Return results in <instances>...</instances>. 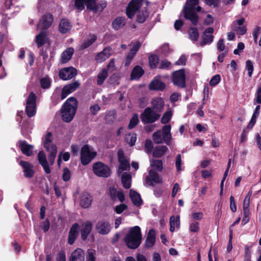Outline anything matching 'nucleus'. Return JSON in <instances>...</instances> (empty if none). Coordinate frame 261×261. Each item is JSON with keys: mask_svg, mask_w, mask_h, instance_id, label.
<instances>
[{"mask_svg": "<svg viewBox=\"0 0 261 261\" xmlns=\"http://www.w3.org/2000/svg\"><path fill=\"white\" fill-rule=\"evenodd\" d=\"M249 210H243V218L242 221V225H245L249 221Z\"/></svg>", "mask_w": 261, "mask_h": 261, "instance_id": "obj_63", "label": "nucleus"}, {"mask_svg": "<svg viewBox=\"0 0 261 261\" xmlns=\"http://www.w3.org/2000/svg\"><path fill=\"white\" fill-rule=\"evenodd\" d=\"M124 17H116L112 22V28L115 30H118L123 28L125 24V20Z\"/></svg>", "mask_w": 261, "mask_h": 261, "instance_id": "obj_37", "label": "nucleus"}, {"mask_svg": "<svg viewBox=\"0 0 261 261\" xmlns=\"http://www.w3.org/2000/svg\"><path fill=\"white\" fill-rule=\"evenodd\" d=\"M74 49L72 47L67 48L62 54L61 63L65 64L70 61L73 55Z\"/></svg>", "mask_w": 261, "mask_h": 261, "instance_id": "obj_27", "label": "nucleus"}, {"mask_svg": "<svg viewBox=\"0 0 261 261\" xmlns=\"http://www.w3.org/2000/svg\"><path fill=\"white\" fill-rule=\"evenodd\" d=\"M144 73V71L143 68L139 65L135 66L133 69L131 74V80H138Z\"/></svg>", "mask_w": 261, "mask_h": 261, "instance_id": "obj_31", "label": "nucleus"}, {"mask_svg": "<svg viewBox=\"0 0 261 261\" xmlns=\"http://www.w3.org/2000/svg\"><path fill=\"white\" fill-rule=\"evenodd\" d=\"M155 242V231L153 229L149 230L145 240V246L147 248L152 247Z\"/></svg>", "mask_w": 261, "mask_h": 261, "instance_id": "obj_30", "label": "nucleus"}, {"mask_svg": "<svg viewBox=\"0 0 261 261\" xmlns=\"http://www.w3.org/2000/svg\"><path fill=\"white\" fill-rule=\"evenodd\" d=\"M232 30L239 35H243L247 32V28L246 25L234 27L232 28Z\"/></svg>", "mask_w": 261, "mask_h": 261, "instance_id": "obj_51", "label": "nucleus"}, {"mask_svg": "<svg viewBox=\"0 0 261 261\" xmlns=\"http://www.w3.org/2000/svg\"><path fill=\"white\" fill-rule=\"evenodd\" d=\"M77 74V69L73 67L62 68L59 72V76L63 81H67L74 77Z\"/></svg>", "mask_w": 261, "mask_h": 261, "instance_id": "obj_10", "label": "nucleus"}, {"mask_svg": "<svg viewBox=\"0 0 261 261\" xmlns=\"http://www.w3.org/2000/svg\"><path fill=\"white\" fill-rule=\"evenodd\" d=\"M125 140L130 146H134L137 140V134L136 133L128 134L125 138Z\"/></svg>", "mask_w": 261, "mask_h": 261, "instance_id": "obj_42", "label": "nucleus"}, {"mask_svg": "<svg viewBox=\"0 0 261 261\" xmlns=\"http://www.w3.org/2000/svg\"><path fill=\"white\" fill-rule=\"evenodd\" d=\"M92 224L90 221H87L82 225V229L81 230V239L85 241L91 231Z\"/></svg>", "mask_w": 261, "mask_h": 261, "instance_id": "obj_26", "label": "nucleus"}, {"mask_svg": "<svg viewBox=\"0 0 261 261\" xmlns=\"http://www.w3.org/2000/svg\"><path fill=\"white\" fill-rule=\"evenodd\" d=\"M129 196L135 205L140 206L142 204L143 201L141 199V195L136 191L130 189L129 191Z\"/></svg>", "mask_w": 261, "mask_h": 261, "instance_id": "obj_29", "label": "nucleus"}, {"mask_svg": "<svg viewBox=\"0 0 261 261\" xmlns=\"http://www.w3.org/2000/svg\"><path fill=\"white\" fill-rule=\"evenodd\" d=\"M159 58L156 55L152 54L149 57V64L150 69H153L156 68L159 63Z\"/></svg>", "mask_w": 261, "mask_h": 261, "instance_id": "obj_39", "label": "nucleus"}, {"mask_svg": "<svg viewBox=\"0 0 261 261\" xmlns=\"http://www.w3.org/2000/svg\"><path fill=\"white\" fill-rule=\"evenodd\" d=\"M151 107L154 111L161 114L164 109L165 102L161 97L154 98L151 101Z\"/></svg>", "mask_w": 261, "mask_h": 261, "instance_id": "obj_17", "label": "nucleus"}, {"mask_svg": "<svg viewBox=\"0 0 261 261\" xmlns=\"http://www.w3.org/2000/svg\"><path fill=\"white\" fill-rule=\"evenodd\" d=\"M118 193V191H117L116 189L114 187L110 188L109 189V196L110 199L112 201H115L117 199V195Z\"/></svg>", "mask_w": 261, "mask_h": 261, "instance_id": "obj_58", "label": "nucleus"}, {"mask_svg": "<svg viewBox=\"0 0 261 261\" xmlns=\"http://www.w3.org/2000/svg\"><path fill=\"white\" fill-rule=\"evenodd\" d=\"M115 111L114 110L109 111L108 112L105 116V119L109 123H111L113 122L115 118Z\"/></svg>", "mask_w": 261, "mask_h": 261, "instance_id": "obj_53", "label": "nucleus"}, {"mask_svg": "<svg viewBox=\"0 0 261 261\" xmlns=\"http://www.w3.org/2000/svg\"><path fill=\"white\" fill-rule=\"evenodd\" d=\"M95 251L92 249H88L86 261H95Z\"/></svg>", "mask_w": 261, "mask_h": 261, "instance_id": "obj_54", "label": "nucleus"}, {"mask_svg": "<svg viewBox=\"0 0 261 261\" xmlns=\"http://www.w3.org/2000/svg\"><path fill=\"white\" fill-rule=\"evenodd\" d=\"M168 149L166 146H158L155 147L153 151L152 155L155 158L162 157L167 151Z\"/></svg>", "mask_w": 261, "mask_h": 261, "instance_id": "obj_32", "label": "nucleus"}, {"mask_svg": "<svg viewBox=\"0 0 261 261\" xmlns=\"http://www.w3.org/2000/svg\"><path fill=\"white\" fill-rule=\"evenodd\" d=\"M101 108L98 104H95L90 107L89 110L91 115H96L100 110Z\"/></svg>", "mask_w": 261, "mask_h": 261, "instance_id": "obj_62", "label": "nucleus"}, {"mask_svg": "<svg viewBox=\"0 0 261 261\" xmlns=\"http://www.w3.org/2000/svg\"><path fill=\"white\" fill-rule=\"evenodd\" d=\"M220 81V75L219 74H216L213 76L212 78L211 79L209 84L211 86H215L216 85L219 83Z\"/></svg>", "mask_w": 261, "mask_h": 261, "instance_id": "obj_57", "label": "nucleus"}, {"mask_svg": "<svg viewBox=\"0 0 261 261\" xmlns=\"http://www.w3.org/2000/svg\"><path fill=\"white\" fill-rule=\"evenodd\" d=\"M72 27L71 23L66 19L62 18L59 25V31L62 34H66L69 32Z\"/></svg>", "mask_w": 261, "mask_h": 261, "instance_id": "obj_28", "label": "nucleus"}, {"mask_svg": "<svg viewBox=\"0 0 261 261\" xmlns=\"http://www.w3.org/2000/svg\"><path fill=\"white\" fill-rule=\"evenodd\" d=\"M92 202L91 194L87 191L83 192L80 197V205L83 208H89Z\"/></svg>", "mask_w": 261, "mask_h": 261, "instance_id": "obj_14", "label": "nucleus"}, {"mask_svg": "<svg viewBox=\"0 0 261 261\" xmlns=\"http://www.w3.org/2000/svg\"><path fill=\"white\" fill-rule=\"evenodd\" d=\"M148 87L150 90L162 91L165 89L166 85L159 79L154 77L150 83Z\"/></svg>", "mask_w": 261, "mask_h": 261, "instance_id": "obj_21", "label": "nucleus"}, {"mask_svg": "<svg viewBox=\"0 0 261 261\" xmlns=\"http://www.w3.org/2000/svg\"><path fill=\"white\" fill-rule=\"evenodd\" d=\"M111 50L112 48L110 46L104 48L101 51L96 55L95 60L98 63H101L104 62L110 57Z\"/></svg>", "mask_w": 261, "mask_h": 261, "instance_id": "obj_18", "label": "nucleus"}, {"mask_svg": "<svg viewBox=\"0 0 261 261\" xmlns=\"http://www.w3.org/2000/svg\"><path fill=\"white\" fill-rule=\"evenodd\" d=\"M53 17H41L37 24V28L44 31L51 25L53 22Z\"/></svg>", "mask_w": 261, "mask_h": 261, "instance_id": "obj_23", "label": "nucleus"}, {"mask_svg": "<svg viewBox=\"0 0 261 261\" xmlns=\"http://www.w3.org/2000/svg\"><path fill=\"white\" fill-rule=\"evenodd\" d=\"M123 240L127 248L131 249H137L140 245L142 241L140 227L135 226L130 228Z\"/></svg>", "mask_w": 261, "mask_h": 261, "instance_id": "obj_3", "label": "nucleus"}, {"mask_svg": "<svg viewBox=\"0 0 261 261\" xmlns=\"http://www.w3.org/2000/svg\"><path fill=\"white\" fill-rule=\"evenodd\" d=\"M78 107V101L74 97L68 98L63 103L61 109V117L63 121L70 122L73 119Z\"/></svg>", "mask_w": 261, "mask_h": 261, "instance_id": "obj_2", "label": "nucleus"}, {"mask_svg": "<svg viewBox=\"0 0 261 261\" xmlns=\"http://www.w3.org/2000/svg\"><path fill=\"white\" fill-rule=\"evenodd\" d=\"M47 34L46 32L41 31L35 38V42L37 47L40 48L44 45L48 41Z\"/></svg>", "mask_w": 261, "mask_h": 261, "instance_id": "obj_25", "label": "nucleus"}, {"mask_svg": "<svg viewBox=\"0 0 261 261\" xmlns=\"http://www.w3.org/2000/svg\"><path fill=\"white\" fill-rule=\"evenodd\" d=\"M62 179L64 181H68L71 177V173L69 169L67 168H64L63 170Z\"/></svg>", "mask_w": 261, "mask_h": 261, "instance_id": "obj_55", "label": "nucleus"}, {"mask_svg": "<svg viewBox=\"0 0 261 261\" xmlns=\"http://www.w3.org/2000/svg\"><path fill=\"white\" fill-rule=\"evenodd\" d=\"M69 261H85V253L83 249L77 248L71 254Z\"/></svg>", "mask_w": 261, "mask_h": 261, "instance_id": "obj_24", "label": "nucleus"}, {"mask_svg": "<svg viewBox=\"0 0 261 261\" xmlns=\"http://www.w3.org/2000/svg\"><path fill=\"white\" fill-rule=\"evenodd\" d=\"M51 82L49 77L46 76L40 80V85L43 89H48L50 87Z\"/></svg>", "mask_w": 261, "mask_h": 261, "instance_id": "obj_47", "label": "nucleus"}, {"mask_svg": "<svg viewBox=\"0 0 261 261\" xmlns=\"http://www.w3.org/2000/svg\"><path fill=\"white\" fill-rule=\"evenodd\" d=\"M96 152L91 151L88 144H85L81 150V162L84 165H88L96 155Z\"/></svg>", "mask_w": 261, "mask_h": 261, "instance_id": "obj_8", "label": "nucleus"}, {"mask_svg": "<svg viewBox=\"0 0 261 261\" xmlns=\"http://www.w3.org/2000/svg\"><path fill=\"white\" fill-rule=\"evenodd\" d=\"M245 69L248 71V76L251 77L254 68L253 63L251 60H248L246 61Z\"/></svg>", "mask_w": 261, "mask_h": 261, "instance_id": "obj_50", "label": "nucleus"}, {"mask_svg": "<svg viewBox=\"0 0 261 261\" xmlns=\"http://www.w3.org/2000/svg\"><path fill=\"white\" fill-rule=\"evenodd\" d=\"M95 228L99 233L107 234L111 230V226L108 222L102 220L98 222L96 225Z\"/></svg>", "mask_w": 261, "mask_h": 261, "instance_id": "obj_20", "label": "nucleus"}, {"mask_svg": "<svg viewBox=\"0 0 261 261\" xmlns=\"http://www.w3.org/2000/svg\"><path fill=\"white\" fill-rule=\"evenodd\" d=\"M153 144L150 140H146L145 143V149L147 153H151L153 150Z\"/></svg>", "mask_w": 261, "mask_h": 261, "instance_id": "obj_61", "label": "nucleus"}, {"mask_svg": "<svg viewBox=\"0 0 261 261\" xmlns=\"http://www.w3.org/2000/svg\"><path fill=\"white\" fill-rule=\"evenodd\" d=\"M37 157L38 162L40 165L48 162L46 160L45 154L42 151L39 152Z\"/></svg>", "mask_w": 261, "mask_h": 261, "instance_id": "obj_56", "label": "nucleus"}, {"mask_svg": "<svg viewBox=\"0 0 261 261\" xmlns=\"http://www.w3.org/2000/svg\"><path fill=\"white\" fill-rule=\"evenodd\" d=\"M143 0H131L126 8L127 16H134L142 6Z\"/></svg>", "mask_w": 261, "mask_h": 261, "instance_id": "obj_9", "label": "nucleus"}, {"mask_svg": "<svg viewBox=\"0 0 261 261\" xmlns=\"http://www.w3.org/2000/svg\"><path fill=\"white\" fill-rule=\"evenodd\" d=\"M18 147L23 154L28 156L32 154V149L34 146L29 144L25 140H19Z\"/></svg>", "mask_w": 261, "mask_h": 261, "instance_id": "obj_22", "label": "nucleus"}, {"mask_svg": "<svg viewBox=\"0 0 261 261\" xmlns=\"http://www.w3.org/2000/svg\"><path fill=\"white\" fill-rule=\"evenodd\" d=\"M152 139L155 144H159L163 143L161 130H158L153 134Z\"/></svg>", "mask_w": 261, "mask_h": 261, "instance_id": "obj_48", "label": "nucleus"}, {"mask_svg": "<svg viewBox=\"0 0 261 261\" xmlns=\"http://www.w3.org/2000/svg\"><path fill=\"white\" fill-rule=\"evenodd\" d=\"M46 150L49 152L48 156V162L49 164L52 165L54 164L55 159L56 157L57 147L55 144H52L51 145V149Z\"/></svg>", "mask_w": 261, "mask_h": 261, "instance_id": "obj_34", "label": "nucleus"}, {"mask_svg": "<svg viewBox=\"0 0 261 261\" xmlns=\"http://www.w3.org/2000/svg\"><path fill=\"white\" fill-rule=\"evenodd\" d=\"M171 80L174 86L179 88H185L186 87V77L185 69L174 71L171 75Z\"/></svg>", "mask_w": 261, "mask_h": 261, "instance_id": "obj_7", "label": "nucleus"}, {"mask_svg": "<svg viewBox=\"0 0 261 261\" xmlns=\"http://www.w3.org/2000/svg\"><path fill=\"white\" fill-rule=\"evenodd\" d=\"M161 114L156 113L150 107L146 108L140 114V119L144 124H151L158 121Z\"/></svg>", "mask_w": 261, "mask_h": 261, "instance_id": "obj_4", "label": "nucleus"}, {"mask_svg": "<svg viewBox=\"0 0 261 261\" xmlns=\"http://www.w3.org/2000/svg\"><path fill=\"white\" fill-rule=\"evenodd\" d=\"M80 226L77 223H74L70 228L68 237V243L69 245H72L79 234Z\"/></svg>", "mask_w": 261, "mask_h": 261, "instance_id": "obj_15", "label": "nucleus"}, {"mask_svg": "<svg viewBox=\"0 0 261 261\" xmlns=\"http://www.w3.org/2000/svg\"><path fill=\"white\" fill-rule=\"evenodd\" d=\"M252 248V246H247L246 245L245 246V257L244 261H251V249Z\"/></svg>", "mask_w": 261, "mask_h": 261, "instance_id": "obj_52", "label": "nucleus"}, {"mask_svg": "<svg viewBox=\"0 0 261 261\" xmlns=\"http://www.w3.org/2000/svg\"><path fill=\"white\" fill-rule=\"evenodd\" d=\"M149 176L146 177V182L149 184L150 186H153V182L160 184L162 182V179L160 177L159 174L153 169L149 171Z\"/></svg>", "mask_w": 261, "mask_h": 261, "instance_id": "obj_19", "label": "nucleus"}, {"mask_svg": "<svg viewBox=\"0 0 261 261\" xmlns=\"http://www.w3.org/2000/svg\"><path fill=\"white\" fill-rule=\"evenodd\" d=\"M171 68V63L170 62L167 61V60L162 61L159 66V68L161 69H170Z\"/></svg>", "mask_w": 261, "mask_h": 261, "instance_id": "obj_59", "label": "nucleus"}, {"mask_svg": "<svg viewBox=\"0 0 261 261\" xmlns=\"http://www.w3.org/2000/svg\"><path fill=\"white\" fill-rule=\"evenodd\" d=\"M53 139L54 138L52 133L49 132H47L44 138L42 139L43 146L46 150L51 149V145H50V143L53 142Z\"/></svg>", "mask_w": 261, "mask_h": 261, "instance_id": "obj_36", "label": "nucleus"}, {"mask_svg": "<svg viewBox=\"0 0 261 261\" xmlns=\"http://www.w3.org/2000/svg\"><path fill=\"white\" fill-rule=\"evenodd\" d=\"M127 208V206L125 204L121 203L115 207V211L117 214H120Z\"/></svg>", "mask_w": 261, "mask_h": 261, "instance_id": "obj_64", "label": "nucleus"}, {"mask_svg": "<svg viewBox=\"0 0 261 261\" xmlns=\"http://www.w3.org/2000/svg\"><path fill=\"white\" fill-rule=\"evenodd\" d=\"M119 163V170L128 171L130 170V164L128 160L125 158L124 153L122 150H119L117 153Z\"/></svg>", "mask_w": 261, "mask_h": 261, "instance_id": "obj_12", "label": "nucleus"}, {"mask_svg": "<svg viewBox=\"0 0 261 261\" xmlns=\"http://www.w3.org/2000/svg\"><path fill=\"white\" fill-rule=\"evenodd\" d=\"M89 36L90 37V39H85L83 41L80 47L81 50L87 48L94 43L97 39V36L94 34H90Z\"/></svg>", "mask_w": 261, "mask_h": 261, "instance_id": "obj_33", "label": "nucleus"}, {"mask_svg": "<svg viewBox=\"0 0 261 261\" xmlns=\"http://www.w3.org/2000/svg\"><path fill=\"white\" fill-rule=\"evenodd\" d=\"M203 217L202 212L193 213L190 215V218L193 220H201Z\"/></svg>", "mask_w": 261, "mask_h": 261, "instance_id": "obj_60", "label": "nucleus"}, {"mask_svg": "<svg viewBox=\"0 0 261 261\" xmlns=\"http://www.w3.org/2000/svg\"><path fill=\"white\" fill-rule=\"evenodd\" d=\"M108 76V72L107 68L102 69L98 74L97 78V84L101 85Z\"/></svg>", "mask_w": 261, "mask_h": 261, "instance_id": "obj_38", "label": "nucleus"}, {"mask_svg": "<svg viewBox=\"0 0 261 261\" xmlns=\"http://www.w3.org/2000/svg\"><path fill=\"white\" fill-rule=\"evenodd\" d=\"M198 4L199 0H187L182 10L184 16H198L197 12L202 9Z\"/></svg>", "mask_w": 261, "mask_h": 261, "instance_id": "obj_5", "label": "nucleus"}, {"mask_svg": "<svg viewBox=\"0 0 261 261\" xmlns=\"http://www.w3.org/2000/svg\"><path fill=\"white\" fill-rule=\"evenodd\" d=\"M80 83L79 81H75L69 84L65 85L62 89L61 99L63 100L69 94L75 91L80 86Z\"/></svg>", "mask_w": 261, "mask_h": 261, "instance_id": "obj_11", "label": "nucleus"}, {"mask_svg": "<svg viewBox=\"0 0 261 261\" xmlns=\"http://www.w3.org/2000/svg\"><path fill=\"white\" fill-rule=\"evenodd\" d=\"M172 116V111L169 110L166 111L163 115L161 119V122L162 124H167L171 120Z\"/></svg>", "mask_w": 261, "mask_h": 261, "instance_id": "obj_46", "label": "nucleus"}, {"mask_svg": "<svg viewBox=\"0 0 261 261\" xmlns=\"http://www.w3.org/2000/svg\"><path fill=\"white\" fill-rule=\"evenodd\" d=\"M37 106L27 105L25 106V113L28 117H32L36 113Z\"/></svg>", "mask_w": 261, "mask_h": 261, "instance_id": "obj_44", "label": "nucleus"}, {"mask_svg": "<svg viewBox=\"0 0 261 261\" xmlns=\"http://www.w3.org/2000/svg\"><path fill=\"white\" fill-rule=\"evenodd\" d=\"M139 122L138 115L134 113L130 118L129 124L127 126L128 129H132L134 128Z\"/></svg>", "mask_w": 261, "mask_h": 261, "instance_id": "obj_41", "label": "nucleus"}, {"mask_svg": "<svg viewBox=\"0 0 261 261\" xmlns=\"http://www.w3.org/2000/svg\"><path fill=\"white\" fill-rule=\"evenodd\" d=\"M19 165L21 166L23 169L24 177L28 178H31L33 177L35 171L33 170V166L28 161H20L19 162Z\"/></svg>", "mask_w": 261, "mask_h": 261, "instance_id": "obj_16", "label": "nucleus"}, {"mask_svg": "<svg viewBox=\"0 0 261 261\" xmlns=\"http://www.w3.org/2000/svg\"><path fill=\"white\" fill-rule=\"evenodd\" d=\"M150 166L155 168L158 171L161 172L163 169V162L161 160L153 159L150 162Z\"/></svg>", "mask_w": 261, "mask_h": 261, "instance_id": "obj_43", "label": "nucleus"}, {"mask_svg": "<svg viewBox=\"0 0 261 261\" xmlns=\"http://www.w3.org/2000/svg\"><path fill=\"white\" fill-rule=\"evenodd\" d=\"M75 8L82 11L86 7L87 11L95 14L100 15L107 6L106 0H75Z\"/></svg>", "mask_w": 261, "mask_h": 261, "instance_id": "obj_1", "label": "nucleus"}, {"mask_svg": "<svg viewBox=\"0 0 261 261\" xmlns=\"http://www.w3.org/2000/svg\"><path fill=\"white\" fill-rule=\"evenodd\" d=\"M188 35L189 36V39L193 41H197L199 38V32L196 28L190 27L188 30Z\"/></svg>", "mask_w": 261, "mask_h": 261, "instance_id": "obj_40", "label": "nucleus"}, {"mask_svg": "<svg viewBox=\"0 0 261 261\" xmlns=\"http://www.w3.org/2000/svg\"><path fill=\"white\" fill-rule=\"evenodd\" d=\"M131 179L132 176L129 173L124 172L121 176V181L123 187L126 189H128L131 187Z\"/></svg>", "mask_w": 261, "mask_h": 261, "instance_id": "obj_35", "label": "nucleus"}, {"mask_svg": "<svg viewBox=\"0 0 261 261\" xmlns=\"http://www.w3.org/2000/svg\"><path fill=\"white\" fill-rule=\"evenodd\" d=\"M189 230L191 232H198L200 230L199 223L194 221L189 224Z\"/></svg>", "mask_w": 261, "mask_h": 261, "instance_id": "obj_49", "label": "nucleus"}, {"mask_svg": "<svg viewBox=\"0 0 261 261\" xmlns=\"http://www.w3.org/2000/svg\"><path fill=\"white\" fill-rule=\"evenodd\" d=\"M214 32V28L208 27L203 33L202 36V40L200 42V45L203 46L207 44H211L214 39L213 34Z\"/></svg>", "mask_w": 261, "mask_h": 261, "instance_id": "obj_13", "label": "nucleus"}, {"mask_svg": "<svg viewBox=\"0 0 261 261\" xmlns=\"http://www.w3.org/2000/svg\"><path fill=\"white\" fill-rule=\"evenodd\" d=\"M36 101H37V96L35 93L33 92H31L26 100V105H33V106H37L36 105Z\"/></svg>", "mask_w": 261, "mask_h": 261, "instance_id": "obj_45", "label": "nucleus"}, {"mask_svg": "<svg viewBox=\"0 0 261 261\" xmlns=\"http://www.w3.org/2000/svg\"><path fill=\"white\" fill-rule=\"evenodd\" d=\"M93 173L97 176L107 178L111 175V170L106 164L101 162H97L92 165Z\"/></svg>", "mask_w": 261, "mask_h": 261, "instance_id": "obj_6", "label": "nucleus"}]
</instances>
